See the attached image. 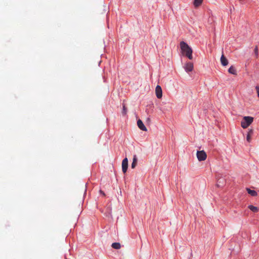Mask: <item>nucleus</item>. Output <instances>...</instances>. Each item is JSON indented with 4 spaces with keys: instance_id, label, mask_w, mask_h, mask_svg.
<instances>
[{
    "instance_id": "15",
    "label": "nucleus",
    "mask_w": 259,
    "mask_h": 259,
    "mask_svg": "<svg viewBox=\"0 0 259 259\" xmlns=\"http://www.w3.org/2000/svg\"><path fill=\"white\" fill-rule=\"evenodd\" d=\"M122 113L123 115H125L127 113V109L124 104L123 105Z\"/></svg>"
},
{
    "instance_id": "19",
    "label": "nucleus",
    "mask_w": 259,
    "mask_h": 259,
    "mask_svg": "<svg viewBox=\"0 0 259 259\" xmlns=\"http://www.w3.org/2000/svg\"><path fill=\"white\" fill-rule=\"evenodd\" d=\"M255 90L257 94V97L259 98V85H256L255 87Z\"/></svg>"
},
{
    "instance_id": "13",
    "label": "nucleus",
    "mask_w": 259,
    "mask_h": 259,
    "mask_svg": "<svg viewBox=\"0 0 259 259\" xmlns=\"http://www.w3.org/2000/svg\"><path fill=\"white\" fill-rule=\"evenodd\" d=\"M248 207L251 211H252L253 212H256L258 210V209L257 207L253 206L252 205H249L248 206Z\"/></svg>"
},
{
    "instance_id": "5",
    "label": "nucleus",
    "mask_w": 259,
    "mask_h": 259,
    "mask_svg": "<svg viewBox=\"0 0 259 259\" xmlns=\"http://www.w3.org/2000/svg\"><path fill=\"white\" fill-rule=\"evenodd\" d=\"M184 69L186 72H191L193 69V64L191 62H188L186 63L184 66Z\"/></svg>"
},
{
    "instance_id": "4",
    "label": "nucleus",
    "mask_w": 259,
    "mask_h": 259,
    "mask_svg": "<svg viewBox=\"0 0 259 259\" xmlns=\"http://www.w3.org/2000/svg\"><path fill=\"white\" fill-rule=\"evenodd\" d=\"M128 168V159L126 157L122 161V170L124 174L127 171Z\"/></svg>"
},
{
    "instance_id": "18",
    "label": "nucleus",
    "mask_w": 259,
    "mask_h": 259,
    "mask_svg": "<svg viewBox=\"0 0 259 259\" xmlns=\"http://www.w3.org/2000/svg\"><path fill=\"white\" fill-rule=\"evenodd\" d=\"M251 136L249 135H248L247 134V136H246V140L249 143L251 141Z\"/></svg>"
},
{
    "instance_id": "14",
    "label": "nucleus",
    "mask_w": 259,
    "mask_h": 259,
    "mask_svg": "<svg viewBox=\"0 0 259 259\" xmlns=\"http://www.w3.org/2000/svg\"><path fill=\"white\" fill-rule=\"evenodd\" d=\"M203 0H194V5L195 7H198L200 6L202 3Z\"/></svg>"
},
{
    "instance_id": "20",
    "label": "nucleus",
    "mask_w": 259,
    "mask_h": 259,
    "mask_svg": "<svg viewBox=\"0 0 259 259\" xmlns=\"http://www.w3.org/2000/svg\"><path fill=\"white\" fill-rule=\"evenodd\" d=\"M254 52L256 54V56H257L258 55V49H257V46L254 49Z\"/></svg>"
},
{
    "instance_id": "1",
    "label": "nucleus",
    "mask_w": 259,
    "mask_h": 259,
    "mask_svg": "<svg viewBox=\"0 0 259 259\" xmlns=\"http://www.w3.org/2000/svg\"><path fill=\"white\" fill-rule=\"evenodd\" d=\"M180 47L182 54L188 57L190 60L192 59V49L188 45L184 42L181 41L180 42Z\"/></svg>"
},
{
    "instance_id": "7",
    "label": "nucleus",
    "mask_w": 259,
    "mask_h": 259,
    "mask_svg": "<svg viewBox=\"0 0 259 259\" xmlns=\"http://www.w3.org/2000/svg\"><path fill=\"white\" fill-rule=\"evenodd\" d=\"M137 125H138V127L143 131H147V128L146 127V126H145V125L144 124L143 121L141 120V119H139L137 121Z\"/></svg>"
},
{
    "instance_id": "3",
    "label": "nucleus",
    "mask_w": 259,
    "mask_h": 259,
    "mask_svg": "<svg viewBox=\"0 0 259 259\" xmlns=\"http://www.w3.org/2000/svg\"><path fill=\"white\" fill-rule=\"evenodd\" d=\"M196 156L198 161H204L207 158L206 153L204 150L197 151Z\"/></svg>"
},
{
    "instance_id": "2",
    "label": "nucleus",
    "mask_w": 259,
    "mask_h": 259,
    "mask_svg": "<svg viewBox=\"0 0 259 259\" xmlns=\"http://www.w3.org/2000/svg\"><path fill=\"white\" fill-rule=\"evenodd\" d=\"M253 118L251 116H244L241 122V125L243 128H246L253 122Z\"/></svg>"
},
{
    "instance_id": "17",
    "label": "nucleus",
    "mask_w": 259,
    "mask_h": 259,
    "mask_svg": "<svg viewBox=\"0 0 259 259\" xmlns=\"http://www.w3.org/2000/svg\"><path fill=\"white\" fill-rule=\"evenodd\" d=\"M253 133V130L252 128L249 129L247 132V134L252 136Z\"/></svg>"
},
{
    "instance_id": "11",
    "label": "nucleus",
    "mask_w": 259,
    "mask_h": 259,
    "mask_svg": "<svg viewBox=\"0 0 259 259\" xmlns=\"http://www.w3.org/2000/svg\"><path fill=\"white\" fill-rule=\"evenodd\" d=\"M137 163V158L136 155H135L134 156L133 159V162L131 165L132 168H134L136 167Z\"/></svg>"
},
{
    "instance_id": "12",
    "label": "nucleus",
    "mask_w": 259,
    "mask_h": 259,
    "mask_svg": "<svg viewBox=\"0 0 259 259\" xmlns=\"http://www.w3.org/2000/svg\"><path fill=\"white\" fill-rule=\"evenodd\" d=\"M111 246L112 248H113L114 249H118L119 248H120L121 247V245L118 242H114L111 245Z\"/></svg>"
},
{
    "instance_id": "16",
    "label": "nucleus",
    "mask_w": 259,
    "mask_h": 259,
    "mask_svg": "<svg viewBox=\"0 0 259 259\" xmlns=\"http://www.w3.org/2000/svg\"><path fill=\"white\" fill-rule=\"evenodd\" d=\"M223 181V179H220L218 180V182H217V185L218 187H223V183L221 184V183H222V181Z\"/></svg>"
},
{
    "instance_id": "6",
    "label": "nucleus",
    "mask_w": 259,
    "mask_h": 259,
    "mask_svg": "<svg viewBox=\"0 0 259 259\" xmlns=\"http://www.w3.org/2000/svg\"><path fill=\"white\" fill-rule=\"evenodd\" d=\"M156 95L158 99L161 98L162 96V92L161 88L160 85H157L155 89Z\"/></svg>"
},
{
    "instance_id": "9",
    "label": "nucleus",
    "mask_w": 259,
    "mask_h": 259,
    "mask_svg": "<svg viewBox=\"0 0 259 259\" xmlns=\"http://www.w3.org/2000/svg\"><path fill=\"white\" fill-rule=\"evenodd\" d=\"M246 191H247L248 193L250 194L251 196H256L257 195V192L253 190H251L249 188H246Z\"/></svg>"
},
{
    "instance_id": "8",
    "label": "nucleus",
    "mask_w": 259,
    "mask_h": 259,
    "mask_svg": "<svg viewBox=\"0 0 259 259\" xmlns=\"http://www.w3.org/2000/svg\"><path fill=\"white\" fill-rule=\"evenodd\" d=\"M221 62L223 66H226L228 64V61L227 59L224 56L223 54L222 55L221 57Z\"/></svg>"
},
{
    "instance_id": "10",
    "label": "nucleus",
    "mask_w": 259,
    "mask_h": 259,
    "mask_svg": "<svg viewBox=\"0 0 259 259\" xmlns=\"http://www.w3.org/2000/svg\"><path fill=\"white\" fill-rule=\"evenodd\" d=\"M228 72L231 74L237 75V71L235 68L233 66L230 67L228 69Z\"/></svg>"
}]
</instances>
